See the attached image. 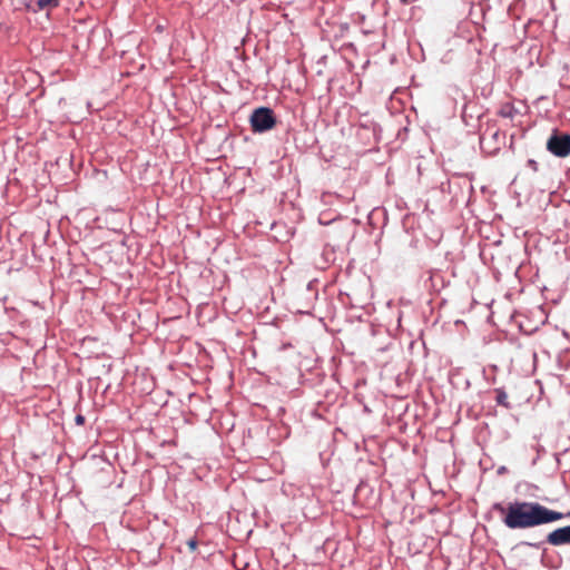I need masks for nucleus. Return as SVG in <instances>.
<instances>
[{
  "mask_svg": "<svg viewBox=\"0 0 570 570\" xmlns=\"http://www.w3.org/2000/svg\"><path fill=\"white\" fill-rule=\"evenodd\" d=\"M495 394H497L495 395L497 403L507 409H510V403L508 401V394L501 389L495 390Z\"/></svg>",
  "mask_w": 570,
  "mask_h": 570,
  "instance_id": "obj_6",
  "label": "nucleus"
},
{
  "mask_svg": "<svg viewBox=\"0 0 570 570\" xmlns=\"http://www.w3.org/2000/svg\"><path fill=\"white\" fill-rule=\"evenodd\" d=\"M547 149L557 157L570 155V135L554 132L547 141Z\"/></svg>",
  "mask_w": 570,
  "mask_h": 570,
  "instance_id": "obj_3",
  "label": "nucleus"
},
{
  "mask_svg": "<svg viewBox=\"0 0 570 570\" xmlns=\"http://www.w3.org/2000/svg\"><path fill=\"white\" fill-rule=\"evenodd\" d=\"M528 166H529L532 170H534V171H537V170H538V163H537L535 160H533V159H529V160H528Z\"/></svg>",
  "mask_w": 570,
  "mask_h": 570,
  "instance_id": "obj_7",
  "label": "nucleus"
},
{
  "mask_svg": "<svg viewBox=\"0 0 570 570\" xmlns=\"http://www.w3.org/2000/svg\"><path fill=\"white\" fill-rule=\"evenodd\" d=\"M75 421H76V423H77L78 425H82V424L85 423V416H83V415H81V414H78V415L76 416Z\"/></svg>",
  "mask_w": 570,
  "mask_h": 570,
  "instance_id": "obj_8",
  "label": "nucleus"
},
{
  "mask_svg": "<svg viewBox=\"0 0 570 570\" xmlns=\"http://www.w3.org/2000/svg\"><path fill=\"white\" fill-rule=\"evenodd\" d=\"M58 0H37L36 7L28 6L32 11L42 10L48 7H57Z\"/></svg>",
  "mask_w": 570,
  "mask_h": 570,
  "instance_id": "obj_5",
  "label": "nucleus"
},
{
  "mask_svg": "<svg viewBox=\"0 0 570 570\" xmlns=\"http://www.w3.org/2000/svg\"><path fill=\"white\" fill-rule=\"evenodd\" d=\"M188 547L190 548L191 551H194L197 547V542L196 540L194 539H190L188 542H187Z\"/></svg>",
  "mask_w": 570,
  "mask_h": 570,
  "instance_id": "obj_9",
  "label": "nucleus"
},
{
  "mask_svg": "<svg viewBox=\"0 0 570 570\" xmlns=\"http://www.w3.org/2000/svg\"><path fill=\"white\" fill-rule=\"evenodd\" d=\"M492 509L502 517L509 529H528L561 520L563 514L538 502L513 501L508 505L498 502Z\"/></svg>",
  "mask_w": 570,
  "mask_h": 570,
  "instance_id": "obj_1",
  "label": "nucleus"
},
{
  "mask_svg": "<svg viewBox=\"0 0 570 570\" xmlns=\"http://www.w3.org/2000/svg\"><path fill=\"white\" fill-rule=\"evenodd\" d=\"M250 126L254 132H265L273 129L276 125V118L271 108H256L250 116Z\"/></svg>",
  "mask_w": 570,
  "mask_h": 570,
  "instance_id": "obj_2",
  "label": "nucleus"
},
{
  "mask_svg": "<svg viewBox=\"0 0 570 570\" xmlns=\"http://www.w3.org/2000/svg\"><path fill=\"white\" fill-rule=\"evenodd\" d=\"M547 541L552 546L570 544V525L553 530Z\"/></svg>",
  "mask_w": 570,
  "mask_h": 570,
  "instance_id": "obj_4",
  "label": "nucleus"
}]
</instances>
